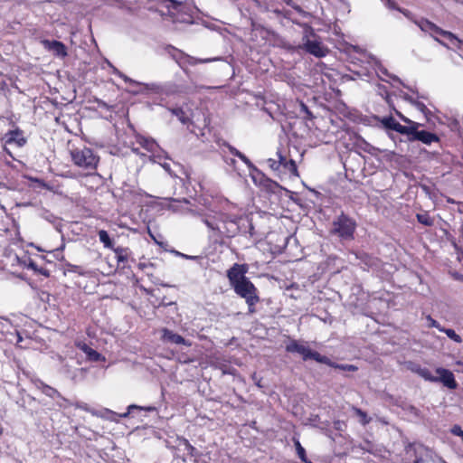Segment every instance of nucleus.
Masks as SVG:
<instances>
[{"label":"nucleus","mask_w":463,"mask_h":463,"mask_svg":"<svg viewBox=\"0 0 463 463\" xmlns=\"http://www.w3.org/2000/svg\"><path fill=\"white\" fill-rule=\"evenodd\" d=\"M113 250L116 254V259L118 263H125L128 261L130 254L129 250L128 248L117 247L113 249Z\"/></svg>","instance_id":"393cba45"},{"label":"nucleus","mask_w":463,"mask_h":463,"mask_svg":"<svg viewBox=\"0 0 463 463\" xmlns=\"http://www.w3.org/2000/svg\"><path fill=\"white\" fill-rule=\"evenodd\" d=\"M418 128L419 127H415L413 135L410 137L411 141L419 140L426 145H430L433 142L439 141V137L436 134L425 130L419 131Z\"/></svg>","instance_id":"dca6fc26"},{"label":"nucleus","mask_w":463,"mask_h":463,"mask_svg":"<svg viewBox=\"0 0 463 463\" xmlns=\"http://www.w3.org/2000/svg\"><path fill=\"white\" fill-rule=\"evenodd\" d=\"M227 147L229 151L235 156L239 157L248 167L250 171L256 172L258 175H260L259 170L253 165V164L250 161V159L241 152H240L235 147L232 146L231 145H227Z\"/></svg>","instance_id":"aec40b11"},{"label":"nucleus","mask_w":463,"mask_h":463,"mask_svg":"<svg viewBox=\"0 0 463 463\" xmlns=\"http://www.w3.org/2000/svg\"><path fill=\"white\" fill-rule=\"evenodd\" d=\"M183 442L189 454L193 456L195 449L189 443L187 439H184Z\"/></svg>","instance_id":"de8ad7c7"},{"label":"nucleus","mask_w":463,"mask_h":463,"mask_svg":"<svg viewBox=\"0 0 463 463\" xmlns=\"http://www.w3.org/2000/svg\"><path fill=\"white\" fill-rule=\"evenodd\" d=\"M323 364H326L330 367L337 368V369H340L343 371L354 372L357 370V367L353 364H339L332 362L330 359H329V363H323Z\"/></svg>","instance_id":"c85d7f7f"},{"label":"nucleus","mask_w":463,"mask_h":463,"mask_svg":"<svg viewBox=\"0 0 463 463\" xmlns=\"http://www.w3.org/2000/svg\"><path fill=\"white\" fill-rule=\"evenodd\" d=\"M386 5H388L389 8H392V9H396V6H395V3L392 0L391 3H389L388 1H386Z\"/></svg>","instance_id":"864d4df0"},{"label":"nucleus","mask_w":463,"mask_h":463,"mask_svg":"<svg viewBox=\"0 0 463 463\" xmlns=\"http://www.w3.org/2000/svg\"><path fill=\"white\" fill-rule=\"evenodd\" d=\"M285 169H287L293 175L298 176V172L297 168L296 162L293 159H289L288 161H285V165H283Z\"/></svg>","instance_id":"2f4dec72"},{"label":"nucleus","mask_w":463,"mask_h":463,"mask_svg":"<svg viewBox=\"0 0 463 463\" xmlns=\"http://www.w3.org/2000/svg\"><path fill=\"white\" fill-rule=\"evenodd\" d=\"M355 229V221L342 213L333 221L330 233L341 241H351L354 239Z\"/></svg>","instance_id":"20e7f679"},{"label":"nucleus","mask_w":463,"mask_h":463,"mask_svg":"<svg viewBox=\"0 0 463 463\" xmlns=\"http://www.w3.org/2000/svg\"><path fill=\"white\" fill-rule=\"evenodd\" d=\"M383 125L392 130H394L398 122L392 117H385L382 120Z\"/></svg>","instance_id":"f704fd0d"},{"label":"nucleus","mask_w":463,"mask_h":463,"mask_svg":"<svg viewBox=\"0 0 463 463\" xmlns=\"http://www.w3.org/2000/svg\"><path fill=\"white\" fill-rule=\"evenodd\" d=\"M173 50H174V53L172 54V56L181 67L185 64L195 65L197 63H208V62H213V61L222 60L221 57L207 58V59H196L194 57H192L188 54L184 53L183 52H181L179 50H176V49H173Z\"/></svg>","instance_id":"6e6552de"},{"label":"nucleus","mask_w":463,"mask_h":463,"mask_svg":"<svg viewBox=\"0 0 463 463\" xmlns=\"http://www.w3.org/2000/svg\"><path fill=\"white\" fill-rule=\"evenodd\" d=\"M277 156H278V157H279L278 162L279 163V165H282V166H283V165H285V161H288V160H287V158H286V156H283V155L281 154V152H280V151H278V152H277Z\"/></svg>","instance_id":"09e8293b"},{"label":"nucleus","mask_w":463,"mask_h":463,"mask_svg":"<svg viewBox=\"0 0 463 463\" xmlns=\"http://www.w3.org/2000/svg\"><path fill=\"white\" fill-rule=\"evenodd\" d=\"M376 91L377 93L382 96L383 98H384L386 99L387 102H389V94H388V90L386 89L385 86L383 85H381V84H378L377 85V89H376Z\"/></svg>","instance_id":"e433bc0d"},{"label":"nucleus","mask_w":463,"mask_h":463,"mask_svg":"<svg viewBox=\"0 0 463 463\" xmlns=\"http://www.w3.org/2000/svg\"><path fill=\"white\" fill-rule=\"evenodd\" d=\"M418 222L425 226H432L434 224V220L430 216L428 213H418L416 215Z\"/></svg>","instance_id":"bb28decb"},{"label":"nucleus","mask_w":463,"mask_h":463,"mask_svg":"<svg viewBox=\"0 0 463 463\" xmlns=\"http://www.w3.org/2000/svg\"><path fill=\"white\" fill-rule=\"evenodd\" d=\"M77 346L88 356V358L91 361H99L101 355L99 353L90 347L85 343H78Z\"/></svg>","instance_id":"b1692460"},{"label":"nucleus","mask_w":463,"mask_h":463,"mask_svg":"<svg viewBox=\"0 0 463 463\" xmlns=\"http://www.w3.org/2000/svg\"><path fill=\"white\" fill-rule=\"evenodd\" d=\"M166 158H165L164 160H165ZM163 159H156V163H158L167 173L171 174V166H170V164L164 161L162 162Z\"/></svg>","instance_id":"c03bdc74"},{"label":"nucleus","mask_w":463,"mask_h":463,"mask_svg":"<svg viewBox=\"0 0 463 463\" xmlns=\"http://www.w3.org/2000/svg\"><path fill=\"white\" fill-rule=\"evenodd\" d=\"M37 386L42 391V392L43 394H45L46 396L51 397L52 399L61 398L64 402H68V400L63 398L56 389H54L42 382H40Z\"/></svg>","instance_id":"412c9836"},{"label":"nucleus","mask_w":463,"mask_h":463,"mask_svg":"<svg viewBox=\"0 0 463 463\" xmlns=\"http://www.w3.org/2000/svg\"><path fill=\"white\" fill-rule=\"evenodd\" d=\"M345 427L346 425L345 421L339 420L334 421V428L338 431H344L345 430Z\"/></svg>","instance_id":"79ce46f5"},{"label":"nucleus","mask_w":463,"mask_h":463,"mask_svg":"<svg viewBox=\"0 0 463 463\" xmlns=\"http://www.w3.org/2000/svg\"><path fill=\"white\" fill-rule=\"evenodd\" d=\"M134 410H140V411H142V410H146V411H152V410H153V408H151V407H148V408H143V407H139V406H137V405H134V404H133V405H129V406L128 407V411H127L126 412H124V413L120 414V417H122V418H126V417H128V415H130V414L133 412V411H134Z\"/></svg>","instance_id":"c9c22d12"},{"label":"nucleus","mask_w":463,"mask_h":463,"mask_svg":"<svg viewBox=\"0 0 463 463\" xmlns=\"http://www.w3.org/2000/svg\"><path fill=\"white\" fill-rule=\"evenodd\" d=\"M3 140L5 145H14L17 147H22L26 144V138L24 137V132L19 128L10 130L5 133Z\"/></svg>","instance_id":"ddd939ff"},{"label":"nucleus","mask_w":463,"mask_h":463,"mask_svg":"<svg viewBox=\"0 0 463 463\" xmlns=\"http://www.w3.org/2000/svg\"><path fill=\"white\" fill-rule=\"evenodd\" d=\"M99 239L100 242L103 243L104 247L109 248V249L112 248V241L109 238V233L105 230H100L99 232Z\"/></svg>","instance_id":"c756f323"},{"label":"nucleus","mask_w":463,"mask_h":463,"mask_svg":"<svg viewBox=\"0 0 463 463\" xmlns=\"http://www.w3.org/2000/svg\"><path fill=\"white\" fill-rule=\"evenodd\" d=\"M419 26L420 27V29L422 31L432 32V33L440 34V35L446 37L450 42H457L458 43H461V41L458 37H456L452 33L443 31V30L439 29V27H437L434 24H432L427 20L420 21L419 23Z\"/></svg>","instance_id":"9b49d317"},{"label":"nucleus","mask_w":463,"mask_h":463,"mask_svg":"<svg viewBox=\"0 0 463 463\" xmlns=\"http://www.w3.org/2000/svg\"><path fill=\"white\" fill-rule=\"evenodd\" d=\"M132 152L135 153L137 156H140L141 157H146L147 156L145 153L140 151V147L133 146L132 147Z\"/></svg>","instance_id":"3c124183"},{"label":"nucleus","mask_w":463,"mask_h":463,"mask_svg":"<svg viewBox=\"0 0 463 463\" xmlns=\"http://www.w3.org/2000/svg\"><path fill=\"white\" fill-rule=\"evenodd\" d=\"M436 373L438 376H436V382H440L444 384V386L448 387L449 389L454 390L457 388L458 383L455 380L454 374L452 372H450L448 369L445 368H437Z\"/></svg>","instance_id":"f8f14e48"},{"label":"nucleus","mask_w":463,"mask_h":463,"mask_svg":"<svg viewBox=\"0 0 463 463\" xmlns=\"http://www.w3.org/2000/svg\"><path fill=\"white\" fill-rule=\"evenodd\" d=\"M294 444H295V447H296V450H297V454L298 456V458L303 461V462H307V456H306V450L305 449L301 446L300 442L298 439H294Z\"/></svg>","instance_id":"7c9ffc66"},{"label":"nucleus","mask_w":463,"mask_h":463,"mask_svg":"<svg viewBox=\"0 0 463 463\" xmlns=\"http://www.w3.org/2000/svg\"><path fill=\"white\" fill-rule=\"evenodd\" d=\"M396 114L397 116L402 120L404 121L405 123H408L410 124V126H402L401 125L399 122L398 124L396 125V128H394V130L400 134H404V135H410L412 137L413 135V132L415 130V127H420V123H417V122H414V121H411V119H409L408 118L404 117L401 112L399 111H396Z\"/></svg>","instance_id":"2eb2a0df"},{"label":"nucleus","mask_w":463,"mask_h":463,"mask_svg":"<svg viewBox=\"0 0 463 463\" xmlns=\"http://www.w3.org/2000/svg\"><path fill=\"white\" fill-rule=\"evenodd\" d=\"M286 351L288 353L299 354L304 361L312 359L320 364L329 363V358L327 356L322 355L319 353L311 350L307 345L300 343L297 340H291L286 345Z\"/></svg>","instance_id":"423d86ee"},{"label":"nucleus","mask_w":463,"mask_h":463,"mask_svg":"<svg viewBox=\"0 0 463 463\" xmlns=\"http://www.w3.org/2000/svg\"><path fill=\"white\" fill-rule=\"evenodd\" d=\"M364 151L369 153L372 156H375L376 152L380 151L378 148L371 146L370 144H365Z\"/></svg>","instance_id":"a18cd8bd"},{"label":"nucleus","mask_w":463,"mask_h":463,"mask_svg":"<svg viewBox=\"0 0 463 463\" xmlns=\"http://www.w3.org/2000/svg\"><path fill=\"white\" fill-rule=\"evenodd\" d=\"M373 69L375 70L376 71V74L378 75L379 79L381 80H385L382 75H384V76H387V77H390L392 80H395V81H398L399 83H402L401 80L397 77V76H394V75H391L389 74V72L387 71V70L385 68H383L378 61H376L375 59H373Z\"/></svg>","instance_id":"4be33fe9"},{"label":"nucleus","mask_w":463,"mask_h":463,"mask_svg":"<svg viewBox=\"0 0 463 463\" xmlns=\"http://www.w3.org/2000/svg\"><path fill=\"white\" fill-rule=\"evenodd\" d=\"M283 2L288 6H292L295 3L293 0H283Z\"/></svg>","instance_id":"5fc2aeb1"},{"label":"nucleus","mask_w":463,"mask_h":463,"mask_svg":"<svg viewBox=\"0 0 463 463\" xmlns=\"http://www.w3.org/2000/svg\"><path fill=\"white\" fill-rule=\"evenodd\" d=\"M268 164H269V167H270L272 170H274V171H277V170H279V166H280V165H279V163L277 160H275V159L269 158V159L268 160Z\"/></svg>","instance_id":"49530a36"},{"label":"nucleus","mask_w":463,"mask_h":463,"mask_svg":"<svg viewBox=\"0 0 463 463\" xmlns=\"http://www.w3.org/2000/svg\"><path fill=\"white\" fill-rule=\"evenodd\" d=\"M167 200L170 201L168 209L174 213L199 218L209 229V236L214 242H222L224 238H233L238 234L252 235L253 226L249 217L233 203L227 202L217 210L213 203L206 199L194 206L186 199Z\"/></svg>","instance_id":"f257e3e1"},{"label":"nucleus","mask_w":463,"mask_h":463,"mask_svg":"<svg viewBox=\"0 0 463 463\" xmlns=\"http://www.w3.org/2000/svg\"><path fill=\"white\" fill-rule=\"evenodd\" d=\"M136 143L139 145L140 147L145 149L147 153H149L147 157L150 161H156V159L167 158L166 153L151 137H145L142 135H137Z\"/></svg>","instance_id":"0eeeda50"},{"label":"nucleus","mask_w":463,"mask_h":463,"mask_svg":"<svg viewBox=\"0 0 463 463\" xmlns=\"http://www.w3.org/2000/svg\"><path fill=\"white\" fill-rule=\"evenodd\" d=\"M427 320L429 322V326L430 327H435L437 328L439 331H442L444 330V327L440 326V324L435 320L434 318H432L430 316H428L427 317Z\"/></svg>","instance_id":"4c0bfd02"},{"label":"nucleus","mask_w":463,"mask_h":463,"mask_svg":"<svg viewBox=\"0 0 463 463\" xmlns=\"http://www.w3.org/2000/svg\"><path fill=\"white\" fill-rule=\"evenodd\" d=\"M68 405H73L75 406L76 408L78 409H80L82 411H88L91 414H96V412L85 402H77L75 403H71L68 401V402H66Z\"/></svg>","instance_id":"72a5a7b5"},{"label":"nucleus","mask_w":463,"mask_h":463,"mask_svg":"<svg viewBox=\"0 0 463 463\" xmlns=\"http://www.w3.org/2000/svg\"><path fill=\"white\" fill-rule=\"evenodd\" d=\"M299 109H300L301 112L306 114L305 118H307V119L312 118V113L310 112L307 106L304 102H302V101L299 102Z\"/></svg>","instance_id":"ea45409f"},{"label":"nucleus","mask_w":463,"mask_h":463,"mask_svg":"<svg viewBox=\"0 0 463 463\" xmlns=\"http://www.w3.org/2000/svg\"><path fill=\"white\" fill-rule=\"evenodd\" d=\"M441 332L445 333L449 339L453 340L456 343L459 344L462 342L461 336L458 335L453 329L444 327V330H442Z\"/></svg>","instance_id":"473e14b6"},{"label":"nucleus","mask_w":463,"mask_h":463,"mask_svg":"<svg viewBox=\"0 0 463 463\" xmlns=\"http://www.w3.org/2000/svg\"><path fill=\"white\" fill-rule=\"evenodd\" d=\"M183 257H184L185 259H195L196 257L194 256H188V255H184V254H182Z\"/></svg>","instance_id":"6e6d98bb"},{"label":"nucleus","mask_w":463,"mask_h":463,"mask_svg":"<svg viewBox=\"0 0 463 463\" xmlns=\"http://www.w3.org/2000/svg\"><path fill=\"white\" fill-rule=\"evenodd\" d=\"M44 47L52 52L54 55L58 57H65L67 55V51L65 45L59 41H44L43 42Z\"/></svg>","instance_id":"f3484780"},{"label":"nucleus","mask_w":463,"mask_h":463,"mask_svg":"<svg viewBox=\"0 0 463 463\" xmlns=\"http://www.w3.org/2000/svg\"><path fill=\"white\" fill-rule=\"evenodd\" d=\"M171 111V113L173 115H175L179 120L181 123H183L184 125L185 124H188L190 122V114H188L187 112H185L183 109L181 108H176V109H169Z\"/></svg>","instance_id":"a878e982"},{"label":"nucleus","mask_w":463,"mask_h":463,"mask_svg":"<svg viewBox=\"0 0 463 463\" xmlns=\"http://www.w3.org/2000/svg\"><path fill=\"white\" fill-rule=\"evenodd\" d=\"M353 411L357 417H359L360 423L363 426L367 425L371 421V418L368 417L367 413L359 408L353 407Z\"/></svg>","instance_id":"cd10ccee"},{"label":"nucleus","mask_w":463,"mask_h":463,"mask_svg":"<svg viewBox=\"0 0 463 463\" xmlns=\"http://www.w3.org/2000/svg\"><path fill=\"white\" fill-rule=\"evenodd\" d=\"M249 270L247 264L234 263L227 270V278L234 292L244 298L248 305V312H256L255 306L260 302L259 291L254 284L246 277Z\"/></svg>","instance_id":"f03ea898"},{"label":"nucleus","mask_w":463,"mask_h":463,"mask_svg":"<svg viewBox=\"0 0 463 463\" xmlns=\"http://www.w3.org/2000/svg\"><path fill=\"white\" fill-rule=\"evenodd\" d=\"M439 463H448V462H447L446 460H444L442 458H440L439 459Z\"/></svg>","instance_id":"052dcab7"},{"label":"nucleus","mask_w":463,"mask_h":463,"mask_svg":"<svg viewBox=\"0 0 463 463\" xmlns=\"http://www.w3.org/2000/svg\"><path fill=\"white\" fill-rule=\"evenodd\" d=\"M294 10H296L301 16L305 18L311 17V14L308 12L304 11L301 6L294 3V5L291 6Z\"/></svg>","instance_id":"58836bf2"},{"label":"nucleus","mask_w":463,"mask_h":463,"mask_svg":"<svg viewBox=\"0 0 463 463\" xmlns=\"http://www.w3.org/2000/svg\"><path fill=\"white\" fill-rule=\"evenodd\" d=\"M160 332L161 340L165 344L183 345L186 346L192 345V343L189 340H186L182 335L173 332L168 328H162Z\"/></svg>","instance_id":"9d476101"},{"label":"nucleus","mask_w":463,"mask_h":463,"mask_svg":"<svg viewBox=\"0 0 463 463\" xmlns=\"http://www.w3.org/2000/svg\"><path fill=\"white\" fill-rule=\"evenodd\" d=\"M74 165L83 170L92 172L97 169L99 157L94 151L87 146L76 147L70 151Z\"/></svg>","instance_id":"7ed1b4c3"},{"label":"nucleus","mask_w":463,"mask_h":463,"mask_svg":"<svg viewBox=\"0 0 463 463\" xmlns=\"http://www.w3.org/2000/svg\"><path fill=\"white\" fill-rule=\"evenodd\" d=\"M285 17L288 18L289 17V12H286L285 14H284Z\"/></svg>","instance_id":"680f3d73"},{"label":"nucleus","mask_w":463,"mask_h":463,"mask_svg":"<svg viewBox=\"0 0 463 463\" xmlns=\"http://www.w3.org/2000/svg\"><path fill=\"white\" fill-rule=\"evenodd\" d=\"M113 73L115 75L120 77L121 79H123V80L126 83H129L130 85H135V86H137V85L141 86L143 88L141 92H151V93H154V94H157L159 96L161 94V85H162V83H156V82L141 83V82H138V81H137L135 80L130 79L129 77H128L127 75L123 74L121 71H119L116 68L113 69Z\"/></svg>","instance_id":"1a4fd4ad"},{"label":"nucleus","mask_w":463,"mask_h":463,"mask_svg":"<svg viewBox=\"0 0 463 463\" xmlns=\"http://www.w3.org/2000/svg\"><path fill=\"white\" fill-rule=\"evenodd\" d=\"M62 249H63V246H62L61 249H56V250H55V251H56L57 253H59V252H60V250H62Z\"/></svg>","instance_id":"e2e57ef3"},{"label":"nucleus","mask_w":463,"mask_h":463,"mask_svg":"<svg viewBox=\"0 0 463 463\" xmlns=\"http://www.w3.org/2000/svg\"><path fill=\"white\" fill-rule=\"evenodd\" d=\"M417 99H426L425 95H420V94H417Z\"/></svg>","instance_id":"13d9d810"},{"label":"nucleus","mask_w":463,"mask_h":463,"mask_svg":"<svg viewBox=\"0 0 463 463\" xmlns=\"http://www.w3.org/2000/svg\"><path fill=\"white\" fill-rule=\"evenodd\" d=\"M33 182L36 183L38 184L39 187H43L44 189H47V190H51L52 188L50 187V185L48 184H46L43 180L42 179H39V178H32L31 179Z\"/></svg>","instance_id":"37998d69"},{"label":"nucleus","mask_w":463,"mask_h":463,"mask_svg":"<svg viewBox=\"0 0 463 463\" xmlns=\"http://www.w3.org/2000/svg\"><path fill=\"white\" fill-rule=\"evenodd\" d=\"M70 267H71V270H73V271H77V269H79L78 266L70 265Z\"/></svg>","instance_id":"4d7b16f0"},{"label":"nucleus","mask_w":463,"mask_h":463,"mask_svg":"<svg viewBox=\"0 0 463 463\" xmlns=\"http://www.w3.org/2000/svg\"><path fill=\"white\" fill-rule=\"evenodd\" d=\"M293 23L300 25V24L295 20H293ZM301 26L304 29V35L302 38L303 43L301 48L317 58L325 57L328 53V49L324 46L320 41L317 39H310L311 36L314 38L316 37L313 28L307 24H303Z\"/></svg>","instance_id":"39448f33"},{"label":"nucleus","mask_w":463,"mask_h":463,"mask_svg":"<svg viewBox=\"0 0 463 463\" xmlns=\"http://www.w3.org/2000/svg\"><path fill=\"white\" fill-rule=\"evenodd\" d=\"M404 99L408 100L411 105H413L418 110H420L424 115L427 121L430 120V116H432V113L424 103L409 95H405Z\"/></svg>","instance_id":"a211bd4d"},{"label":"nucleus","mask_w":463,"mask_h":463,"mask_svg":"<svg viewBox=\"0 0 463 463\" xmlns=\"http://www.w3.org/2000/svg\"><path fill=\"white\" fill-rule=\"evenodd\" d=\"M42 217L48 221L49 222H55L56 220H57V217H55L52 213H51L50 212L48 211H44L43 213H42Z\"/></svg>","instance_id":"a19ab883"},{"label":"nucleus","mask_w":463,"mask_h":463,"mask_svg":"<svg viewBox=\"0 0 463 463\" xmlns=\"http://www.w3.org/2000/svg\"><path fill=\"white\" fill-rule=\"evenodd\" d=\"M396 114L397 116L402 120L404 121L405 123H408L410 124V126H402L401 125L399 122L398 124L396 125V128H394V130L400 134H404V135H410L412 137L413 135V132L415 130V127H420V123H417V122H414V121H411V119H409L408 118L404 117L401 112L399 111H396Z\"/></svg>","instance_id":"4468645a"},{"label":"nucleus","mask_w":463,"mask_h":463,"mask_svg":"<svg viewBox=\"0 0 463 463\" xmlns=\"http://www.w3.org/2000/svg\"><path fill=\"white\" fill-rule=\"evenodd\" d=\"M461 430H462L461 427L459 425L456 424V425L452 426V428L450 429V432L453 435L457 436L461 431Z\"/></svg>","instance_id":"8fccbe9b"},{"label":"nucleus","mask_w":463,"mask_h":463,"mask_svg":"<svg viewBox=\"0 0 463 463\" xmlns=\"http://www.w3.org/2000/svg\"><path fill=\"white\" fill-rule=\"evenodd\" d=\"M181 92V87L174 82H165L161 85L160 96L170 97Z\"/></svg>","instance_id":"6ab92c4d"},{"label":"nucleus","mask_w":463,"mask_h":463,"mask_svg":"<svg viewBox=\"0 0 463 463\" xmlns=\"http://www.w3.org/2000/svg\"><path fill=\"white\" fill-rule=\"evenodd\" d=\"M411 371L416 373L418 375H420L421 378H423L426 381L429 382H436V376L432 374L430 369L426 367H421L420 365H414L411 367Z\"/></svg>","instance_id":"5701e85b"},{"label":"nucleus","mask_w":463,"mask_h":463,"mask_svg":"<svg viewBox=\"0 0 463 463\" xmlns=\"http://www.w3.org/2000/svg\"><path fill=\"white\" fill-rule=\"evenodd\" d=\"M21 341H22V336L18 334V335H17V342L19 343V342H21Z\"/></svg>","instance_id":"bf43d9fd"},{"label":"nucleus","mask_w":463,"mask_h":463,"mask_svg":"<svg viewBox=\"0 0 463 463\" xmlns=\"http://www.w3.org/2000/svg\"><path fill=\"white\" fill-rule=\"evenodd\" d=\"M225 162H226L229 165L233 166V167H234V165H235V164H236V161H235V159H233V158L225 159Z\"/></svg>","instance_id":"603ef678"}]
</instances>
